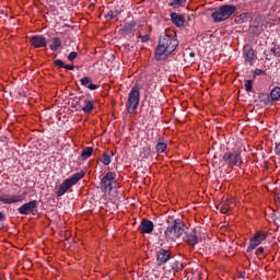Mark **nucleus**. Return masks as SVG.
I'll use <instances>...</instances> for the list:
<instances>
[{
    "label": "nucleus",
    "mask_w": 280,
    "mask_h": 280,
    "mask_svg": "<svg viewBox=\"0 0 280 280\" xmlns=\"http://www.w3.org/2000/svg\"><path fill=\"white\" fill-rule=\"evenodd\" d=\"M55 66L59 67V69H66L67 71H73V69H75V66L65 65V61H62L61 59H56Z\"/></svg>",
    "instance_id": "nucleus-21"
},
{
    "label": "nucleus",
    "mask_w": 280,
    "mask_h": 280,
    "mask_svg": "<svg viewBox=\"0 0 280 280\" xmlns=\"http://www.w3.org/2000/svg\"><path fill=\"white\" fill-rule=\"evenodd\" d=\"M49 47L51 51H58V49L62 47V39H60L59 37L52 38V44H50Z\"/></svg>",
    "instance_id": "nucleus-23"
},
{
    "label": "nucleus",
    "mask_w": 280,
    "mask_h": 280,
    "mask_svg": "<svg viewBox=\"0 0 280 280\" xmlns=\"http://www.w3.org/2000/svg\"><path fill=\"white\" fill-rule=\"evenodd\" d=\"M75 58H78V52H75V51H71V52L68 55V57H67V59L69 60V62H73V60H75Z\"/></svg>",
    "instance_id": "nucleus-33"
},
{
    "label": "nucleus",
    "mask_w": 280,
    "mask_h": 280,
    "mask_svg": "<svg viewBox=\"0 0 280 280\" xmlns=\"http://www.w3.org/2000/svg\"><path fill=\"white\" fill-rule=\"evenodd\" d=\"M256 255H264V247H258L256 249Z\"/></svg>",
    "instance_id": "nucleus-40"
},
{
    "label": "nucleus",
    "mask_w": 280,
    "mask_h": 280,
    "mask_svg": "<svg viewBox=\"0 0 280 280\" xmlns=\"http://www.w3.org/2000/svg\"><path fill=\"white\" fill-rule=\"evenodd\" d=\"M170 259H172V253L170 252V249L160 248L156 252L158 266H165V264H167Z\"/></svg>",
    "instance_id": "nucleus-12"
},
{
    "label": "nucleus",
    "mask_w": 280,
    "mask_h": 280,
    "mask_svg": "<svg viewBox=\"0 0 280 280\" xmlns=\"http://www.w3.org/2000/svg\"><path fill=\"white\" fill-rule=\"evenodd\" d=\"M85 173L83 171L72 174L69 178L65 179L58 187L56 191L57 198L65 196L66 191H69L73 185H78L82 178H84Z\"/></svg>",
    "instance_id": "nucleus-4"
},
{
    "label": "nucleus",
    "mask_w": 280,
    "mask_h": 280,
    "mask_svg": "<svg viewBox=\"0 0 280 280\" xmlns=\"http://www.w3.org/2000/svg\"><path fill=\"white\" fill-rule=\"evenodd\" d=\"M271 52L273 54V56L276 58H280V47H275V48H271Z\"/></svg>",
    "instance_id": "nucleus-34"
},
{
    "label": "nucleus",
    "mask_w": 280,
    "mask_h": 280,
    "mask_svg": "<svg viewBox=\"0 0 280 280\" xmlns=\"http://www.w3.org/2000/svg\"><path fill=\"white\" fill-rule=\"evenodd\" d=\"M141 101L140 98V92H139V85H135L128 95V101L126 103L127 106V113L129 115H132L139 108V102Z\"/></svg>",
    "instance_id": "nucleus-6"
},
{
    "label": "nucleus",
    "mask_w": 280,
    "mask_h": 280,
    "mask_svg": "<svg viewBox=\"0 0 280 280\" xmlns=\"http://www.w3.org/2000/svg\"><path fill=\"white\" fill-rule=\"evenodd\" d=\"M248 21H253V16H250V13H241L238 16L235 18V23H237V25L248 23Z\"/></svg>",
    "instance_id": "nucleus-20"
},
{
    "label": "nucleus",
    "mask_w": 280,
    "mask_h": 280,
    "mask_svg": "<svg viewBox=\"0 0 280 280\" xmlns=\"http://www.w3.org/2000/svg\"><path fill=\"white\" fill-rule=\"evenodd\" d=\"M91 156H93V147H88L82 150L81 152L82 161H86L88 159H91Z\"/></svg>",
    "instance_id": "nucleus-24"
},
{
    "label": "nucleus",
    "mask_w": 280,
    "mask_h": 280,
    "mask_svg": "<svg viewBox=\"0 0 280 280\" xmlns=\"http://www.w3.org/2000/svg\"><path fill=\"white\" fill-rule=\"evenodd\" d=\"M171 21L176 27H184L185 15L173 12L171 13Z\"/></svg>",
    "instance_id": "nucleus-17"
},
{
    "label": "nucleus",
    "mask_w": 280,
    "mask_h": 280,
    "mask_svg": "<svg viewBox=\"0 0 280 280\" xmlns=\"http://www.w3.org/2000/svg\"><path fill=\"white\" fill-rule=\"evenodd\" d=\"M117 187V173L115 172H107L102 178L100 183V189L102 191H113Z\"/></svg>",
    "instance_id": "nucleus-7"
},
{
    "label": "nucleus",
    "mask_w": 280,
    "mask_h": 280,
    "mask_svg": "<svg viewBox=\"0 0 280 280\" xmlns=\"http://www.w3.org/2000/svg\"><path fill=\"white\" fill-rule=\"evenodd\" d=\"M236 11L237 7L233 4H223L213 11L211 19L213 23H222L223 21L231 19Z\"/></svg>",
    "instance_id": "nucleus-3"
},
{
    "label": "nucleus",
    "mask_w": 280,
    "mask_h": 280,
    "mask_svg": "<svg viewBox=\"0 0 280 280\" xmlns=\"http://www.w3.org/2000/svg\"><path fill=\"white\" fill-rule=\"evenodd\" d=\"M93 108H94L93 101L85 100L83 107H82L83 113H85V114L91 113L93 110Z\"/></svg>",
    "instance_id": "nucleus-25"
},
{
    "label": "nucleus",
    "mask_w": 280,
    "mask_h": 280,
    "mask_svg": "<svg viewBox=\"0 0 280 280\" xmlns=\"http://www.w3.org/2000/svg\"><path fill=\"white\" fill-rule=\"evenodd\" d=\"M243 58L244 65L248 67H253V65H255V61L257 60V54L255 52V49H253V46H250V44H246L243 47Z\"/></svg>",
    "instance_id": "nucleus-8"
},
{
    "label": "nucleus",
    "mask_w": 280,
    "mask_h": 280,
    "mask_svg": "<svg viewBox=\"0 0 280 280\" xmlns=\"http://www.w3.org/2000/svg\"><path fill=\"white\" fill-rule=\"evenodd\" d=\"M275 154H277V156H280V142H276Z\"/></svg>",
    "instance_id": "nucleus-39"
},
{
    "label": "nucleus",
    "mask_w": 280,
    "mask_h": 280,
    "mask_svg": "<svg viewBox=\"0 0 280 280\" xmlns=\"http://www.w3.org/2000/svg\"><path fill=\"white\" fill-rule=\"evenodd\" d=\"M88 89H89L90 91H95V90L100 89V85H97V84L91 82V83L88 85Z\"/></svg>",
    "instance_id": "nucleus-37"
},
{
    "label": "nucleus",
    "mask_w": 280,
    "mask_h": 280,
    "mask_svg": "<svg viewBox=\"0 0 280 280\" xmlns=\"http://www.w3.org/2000/svg\"><path fill=\"white\" fill-rule=\"evenodd\" d=\"M101 163H103V165H110V154L108 153H103L101 159H100Z\"/></svg>",
    "instance_id": "nucleus-28"
},
{
    "label": "nucleus",
    "mask_w": 280,
    "mask_h": 280,
    "mask_svg": "<svg viewBox=\"0 0 280 280\" xmlns=\"http://www.w3.org/2000/svg\"><path fill=\"white\" fill-rule=\"evenodd\" d=\"M171 272L173 275H176L177 272H183L185 270V265L180 260H175L170 264Z\"/></svg>",
    "instance_id": "nucleus-18"
},
{
    "label": "nucleus",
    "mask_w": 280,
    "mask_h": 280,
    "mask_svg": "<svg viewBox=\"0 0 280 280\" xmlns=\"http://www.w3.org/2000/svg\"><path fill=\"white\" fill-rule=\"evenodd\" d=\"M3 220H5V214L0 211V224H3Z\"/></svg>",
    "instance_id": "nucleus-41"
},
{
    "label": "nucleus",
    "mask_w": 280,
    "mask_h": 280,
    "mask_svg": "<svg viewBox=\"0 0 280 280\" xmlns=\"http://www.w3.org/2000/svg\"><path fill=\"white\" fill-rule=\"evenodd\" d=\"M35 211H38V200H31L18 208V213H20V215H30V213L35 215Z\"/></svg>",
    "instance_id": "nucleus-9"
},
{
    "label": "nucleus",
    "mask_w": 280,
    "mask_h": 280,
    "mask_svg": "<svg viewBox=\"0 0 280 280\" xmlns=\"http://www.w3.org/2000/svg\"><path fill=\"white\" fill-rule=\"evenodd\" d=\"M139 231L144 234H150L152 231H154V223L148 219H144L139 225Z\"/></svg>",
    "instance_id": "nucleus-16"
},
{
    "label": "nucleus",
    "mask_w": 280,
    "mask_h": 280,
    "mask_svg": "<svg viewBox=\"0 0 280 280\" xmlns=\"http://www.w3.org/2000/svg\"><path fill=\"white\" fill-rule=\"evenodd\" d=\"M141 43H148L150 40V35H139Z\"/></svg>",
    "instance_id": "nucleus-36"
},
{
    "label": "nucleus",
    "mask_w": 280,
    "mask_h": 280,
    "mask_svg": "<svg viewBox=\"0 0 280 280\" xmlns=\"http://www.w3.org/2000/svg\"><path fill=\"white\" fill-rule=\"evenodd\" d=\"M140 155L142 159H149L152 156V149L147 145L144 148H142L141 152H140Z\"/></svg>",
    "instance_id": "nucleus-27"
},
{
    "label": "nucleus",
    "mask_w": 280,
    "mask_h": 280,
    "mask_svg": "<svg viewBox=\"0 0 280 280\" xmlns=\"http://www.w3.org/2000/svg\"><path fill=\"white\" fill-rule=\"evenodd\" d=\"M183 240L186 244H188V246H191L192 248L196 246V244H198V242L201 241L200 235L198 234V230L185 232Z\"/></svg>",
    "instance_id": "nucleus-11"
},
{
    "label": "nucleus",
    "mask_w": 280,
    "mask_h": 280,
    "mask_svg": "<svg viewBox=\"0 0 280 280\" xmlns=\"http://www.w3.org/2000/svg\"><path fill=\"white\" fill-rule=\"evenodd\" d=\"M120 14L119 10L114 11V19H117Z\"/></svg>",
    "instance_id": "nucleus-42"
},
{
    "label": "nucleus",
    "mask_w": 280,
    "mask_h": 280,
    "mask_svg": "<svg viewBox=\"0 0 280 280\" xmlns=\"http://www.w3.org/2000/svg\"><path fill=\"white\" fill-rule=\"evenodd\" d=\"M222 161L228 167H240L244 162L242 161V151H226Z\"/></svg>",
    "instance_id": "nucleus-5"
},
{
    "label": "nucleus",
    "mask_w": 280,
    "mask_h": 280,
    "mask_svg": "<svg viewBox=\"0 0 280 280\" xmlns=\"http://www.w3.org/2000/svg\"><path fill=\"white\" fill-rule=\"evenodd\" d=\"M189 57L190 58H196V52H194V51L189 52Z\"/></svg>",
    "instance_id": "nucleus-43"
},
{
    "label": "nucleus",
    "mask_w": 280,
    "mask_h": 280,
    "mask_svg": "<svg viewBox=\"0 0 280 280\" xmlns=\"http://www.w3.org/2000/svg\"><path fill=\"white\" fill-rule=\"evenodd\" d=\"M155 149H156L158 154H163V152H165V150H167V141H165V138L158 139Z\"/></svg>",
    "instance_id": "nucleus-19"
},
{
    "label": "nucleus",
    "mask_w": 280,
    "mask_h": 280,
    "mask_svg": "<svg viewBox=\"0 0 280 280\" xmlns=\"http://www.w3.org/2000/svg\"><path fill=\"white\" fill-rule=\"evenodd\" d=\"M176 49H178V38L176 37V33L165 31L159 37V44L155 49V60H165V58L172 56Z\"/></svg>",
    "instance_id": "nucleus-1"
},
{
    "label": "nucleus",
    "mask_w": 280,
    "mask_h": 280,
    "mask_svg": "<svg viewBox=\"0 0 280 280\" xmlns=\"http://www.w3.org/2000/svg\"><path fill=\"white\" fill-rule=\"evenodd\" d=\"M254 75H266V71L261 70V69H256L254 71Z\"/></svg>",
    "instance_id": "nucleus-38"
},
{
    "label": "nucleus",
    "mask_w": 280,
    "mask_h": 280,
    "mask_svg": "<svg viewBox=\"0 0 280 280\" xmlns=\"http://www.w3.org/2000/svg\"><path fill=\"white\" fill-rule=\"evenodd\" d=\"M80 82L82 84V86H86L89 88V84L92 82L91 79L89 77H83L82 79H80Z\"/></svg>",
    "instance_id": "nucleus-32"
},
{
    "label": "nucleus",
    "mask_w": 280,
    "mask_h": 280,
    "mask_svg": "<svg viewBox=\"0 0 280 280\" xmlns=\"http://www.w3.org/2000/svg\"><path fill=\"white\" fill-rule=\"evenodd\" d=\"M267 235L266 232H256V234L254 235V237L249 241V246L247 247V253H253V250H255L257 248V246H259V244H261V242H264V240H266Z\"/></svg>",
    "instance_id": "nucleus-10"
},
{
    "label": "nucleus",
    "mask_w": 280,
    "mask_h": 280,
    "mask_svg": "<svg viewBox=\"0 0 280 280\" xmlns=\"http://www.w3.org/2000/svg\"><path fill=\"white\" fill-rule=\"evenodd\" d=\"M132 27H135V24L132 23L125 24L124 26L125 34H132Z\"/></svg>",
    "instance_id": "nucleus-31"
},
{
    "label": "nucleus",
    "mask_w": 280,
    "mask_h": 280,
    "mask_svg": "<svg viewBox=\"0 0 280 280\" xmlns=\"http://www.w3.org/2000/svg\"><path fill=\"white\" fill-rule=\"evenodd\" d=\"M187 3V0H171L168 2L170 8L178 9V8H185Z\"/></svg>",
    "instance_id": "nucleus-22"
},
{
    "label": "nucleus",
    "mask_w": 280,
    "mask_h": 280,
    "mask_svg": "<svg viewBox=\"0 0 280 280\" xmlns=\"http://www.w3.org/2000/svg\"><path fill=\"white\" fill-rule=\"evenodd\" d=\"M244 86L245 91H247V93H250L253 91V80H245Z\"/></svg>",
    "instance_id": "nucleus-30"
},
{
    "label": "nucleus",
    "mask_w": 280,
    "mask_h": 280,
    "mask_svg": "<svg viewBox=\"0 0 280 280\" xmlns=\"http://www.w3.org/2000/svg\"><path fill=\"white\" fill-rule=\"evenodd\" d=\"M229 200L222 201L219 203L218 209L221 211V213H229L231 211V207L229 206Z\"/></svg>",
    "instance_id": "nucleus-26"
},
{
    "label": "nucleus",
    "mask_w": 280,
    "mask_h": 280,
    "mask_svg": "<svg viewBox=\"0 0 280 280\" xmlns=\"http://www.w3.org/2000/svg\"><path fill=\"white\" fill-rule=\"evenodd\" d=\"M0 202H2V205H14L16 202H23V195L2 194L0 195Z\"/></svg>",
    "instance_id": "nucleus-13"
},
{
    "label": "nucleus",
    "mask_w": 280,
    "mask_h": 280,
    "mask_svg": "<svg viewBox=\"0 0 280 280\" xmlns=\"http://www.w3.org/2000/svg\"><path fill=\"white\" fill-rule=\"evenodd\" d=\"M31 45L35 49H40V47H47V38L43 35H34L31 37Z\"/></svg>",
    "instance_id": "nucleus-15"
},
{
    "label": "nucleus",
    "mask_w": 280,
    "mask_h": 280,
    "mask_svg": "<svg viewBox=\"0 0 280 280\" xmlns=\"http://www.w3.org/2000/svg\"><path fill=\"white\" fill-rule=\"evenodd\" d=\"M183 233H185V223L180 219H175L168 222L164 235L166 242H176L182 237Z\"/></svg>",
    "instance_id": "nucleus-2"
},
{
    "label": "nucleus",
    "mask_w": 280,
    "mask_h": 280,
    "mask_svg": "<svg viewBox=\"0 0 280 280\" xmlns=\"http://www.w3.org/2000/svg\"><path fill=\"white\" fill-rule=\"evenodd\" d=\"M105 19H107V21H113V19H115V12L114 11H109L105 14Z\"/></svg>",
    "instance_id": "nucleus-35"
},
{
    "label": "nucleus",
    "mask_w": 280,
    "mask_h": 280,
    "mask_svg": "<svg viewBox=\"0 0 280 280\" xmlns=\"http://www.w3.org/2000/svg\"><path fill=\"white\" fill-rule=\"evenodd\" d=\"M250 27H252L253 34H255L256 36H259V21L257 19L253 22V25Z\"/></svg>",
    "instance_id": "nucleus-29"
},
{
    "label": "nucleus",
    "mask_w": 280,
    "mask_h": 280,
    "mask_svg": "<svg viewBox=\"0 0 280 280\" xmlns=\"http://www.w3.org/2000/svg\"><path fill=\"white\" fill-rule=\"evenodd\" d=\"M1 229H3V224H0V231H1Z\"/></svg>",
    "instance_id": "nucleus-44"
},
{
    "label": "nucleus",
    "mask_w": 280,
    "mask_h": 280,
    "mask_svg": "<svg viewBox=\"0 0 280 280\" xmlns=\"http://www.w3.org/2000/svg\"><path fill=\"white\" fill-rule=\"evenodd\" d=\"M261 97H266L265 104H275V102H279L280 88L279 86L273 88L268 95L261 94Z\"/></svg>",
    "instance_id": "nucleus-14"
}]
</instances>
